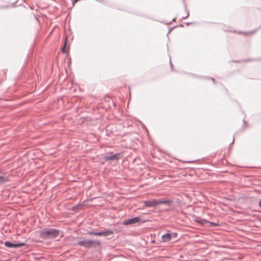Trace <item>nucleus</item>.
Returning a JSON list of instances; mask_svg holds the SVG:
<instances>
[{
  "label": "nucleus",
  "mask_w": 261,
  "mask_h": 261,
  "mask_svg": "<svg viewBox=\"0 0 261 261\" xmlns=\"http://www.w3.org/2000/svg\"><path fill=\"white\" fill-rule=\"evenodd\" d=\"M60 234V230L55 228H44L40 233V237L44 240L51 239L58 237Z\"/></svg>",
  "instance_id": "obj_1"
},
{
  "label": "nucleus",
  "mask_w": 261,
  "mask_h": 261,
  "mask_svg": "<svg viewBox=\"0 0 261 261\" xmlns=\"http://www.w3.org/2000/svg\"><path fill=\"white\" fill-rule=\"evenodd\" d=\"M77 245L80 246H83L85 248L95 247L96 246L99 245V242L97 241L92 240H83L80 241L77 243Z\"/></svg>",
  "instance_id": "obj_2"
},
{
  "label": "nucleus",
  "mask_w": 261,
  "mask_h": 261,
  "mask_svg": "<svg viewBox=\"0 0 261 261\" xmlns=\"http://www.w3.org/2000/svg\"><path fill=\"white\" fill-rule=\"evenodd\" d=\"M4 244H5V246H6L8 248H15L24 246V245H25V244L24 243H13L10 242L9 241H6L4 243Z\"/></svg>",
  "instance_id": "obj_3"
},
{
  "label": "nucleus",
  "mask_w": 261,
  "mask_h": 261,
  "mask_svg": "<svg viewBox=\"0 0 261 261\" xmlns=\"http://www.w3.org/2000/svg\"><path fill=\"white\" fill-rule=\"evenodd\" d=\"M140 218L139 217H136L133 218H130L127 220H124L123 224L125 225H128L132 224L138 223L140 221Z\"/></svg>",
  "instance_id": "obj_4"
},
{
  "label": "nucleus",
  "mask_w": 261,
  "mask_h": 261,
  "mask_svg": "<svg viewBox=\"0 0 261 261\" xmlns=\"http://www.w3.org/2000/svg\"><path fill=\"white\" fill-rule=\"evenodd\" d=\"M144 204L145 206L151 207H155L158 205V200L156 199H152V200H148L144 201Z\"/></svg>",
  "instance_id": "obj_5"
},
{
  "label": "nucleus",
  "mask_w": 261,
  "mask_h": 261,
  "mask_svg": "<svg viewBox=\"0 0 261 261\" xmlns=\"http://www.w3.org/2000/svg\"><path fill=\"white\" fill-rule=\"evenodd\" d=\"M113 234V231L112 230L110 229H106L104 231H101V232H97V236H103V237H107L110 235H112Z\"/></svg>",
  "instance_id": "obj_6"
},
{
  "label": "nucleus",
  "mask_w": 261,
  "mask_h": 261,
  "mask_svg": "<svg viewBox=\"0 0 261 261\" xmlns=\"http://www.w3.org/2000/svg\"><path fill=\"white\" fill-rule=\"evenodd\" d=\"M172 235L170 233H166L163 234L161 237V242L166 243L171 240Z\"/></svg>",
  "instance_id": "obj_7"
},
{
  "label": "nucleus",
  "mask_w": 261,
  "mask_h": 261,
  "mask_svg": "<svg viewBox=\"0 0 261 261\" xmlns=\"http://www.w3.org/2000/svg\"><path fill=\"white\" fill-rule=\"evenodd\" d=\"M120 153H116L114 155H107L105 156L104 159L105 161H110L114 160H118L119 158Z\"/></svg>",
  "instance_id": "obj_8"
},
{
  "label": "nucleus",
  "mask_w": 261,
  "mask_h": 261,
  "mask_svg": "<svg viewBox=\"0 0 261 261\" xmlns=\"http://www.w3.org/2000/svg\"><path fill=\"white\" fill-rule=\"evenodd\" d=\"M172 202V201L170 200H166V199H160L158 200V203L159 204H165L168 205H169Z\"/></svg>",
  "instance_id": "obj_9"
},
{
  "label": "nucleus",
  "mask_w": 261,
  "mask_h": 261,
  "mask_svg": "<svg viewBox=\"0 0 261 261\" xmlns=\"http://www.w3.org/2000/svg\"><path fill=\"white\" fill-rule=\"evenodd\" d=\"M205 222L207 223H209V226H219V224L217 223H215V222H210V221H207V220H205Z\"/></svg>",
  "instance_id": "obj_10"
},
{
  "label": "nucleus",
  "mask_w": 261,
  "mask_h": 261,
  "mask_svg": "<svg viewBox=\"0 0 261 261\" xmlns=\"http://www.w3.org/2000/svg\"><path fill=\"white\" fill-rule=\"evenodd\" d=\"M62 51L63 53H67V51H66V40L65 41V42H64V46L62 47Z\"/></svg>",
  "instance_id": "obj_11"
},
{
  "label": "nucleus",
  "mask_w": 261,
  "mask_h": 261,
  "mask_svg": "<svg viewBox=\"0 0 261 261\" xmlns=\"http://www.w3.org/2000/svg\"><path fill=\"white\" fill-rule=\"evenodd\" d=\"M6 179L5 177L3 176H0V183L2 184L6 181Z\"/></svg>",
  "instance_id": "obj_12"
},
{
  "label": "nucleus",
  "mask_w": 261,
  "mask_h": 261,
  "mask_svg": "<svg viewBox=\"0 0 261 261\" xmlns=\"http://www.w3.org/2000/svg\"><path fill=\"white\" fill-rule=\"evenodd\" d=\"M97 232H94L93 231H90L87 232V234H91V235L97 236Z\"/></svg>",
  "instance_id": "obj_13"
},
{
  "label": "nucleus",
  "mask_w": 261,
  "mask_h": 261,
  "mask_svg": "<svg viewBox=\"0 0 261 261\" xmlns=\"http://www.w3.org/2000/svg\"><path fill=\"white\" fill-rule=\"evenodd\" d=\"M170 234L172 235V238H175L177 237V234L176 232L171 233Z\"/></svg>",
  "instance_id": "obj_14"
},
{
  "label": "nucleus",
  "mask_w": 261,
  "mask_h": 261,
  "mask_svg": "<svg viewBox=\"0 0 261 261\" xmlns=\"http://www.w3.org/2000/svg\"><path fill=\"white\" fill-rule=\"evenodd\" d=\"M189 15V12H187V15L185 16V17H182V18L183 19H186L187 18H188V17Z\"/></svg>",
  "instance_id": "obj_15"
},
{
  "label": "nucleus",
  "mask_w": 261,
  "mask_h": 261,
  "mask_svg": "<svg viewBox=\"0 0 261 261\" xmlns=\"http://www.w3.org/2000/svg\"><path fill=\"white\" fill-rule=\"evenodd\" d=\"M212 80L213 82L215 83V80L214 78H212Z\"/></svg>",
  "instance_id": "obj_16"
},
{
  "label": "nucleus",
  "mask_w": 261,
  "mask_h": 261,
  "mask_svg": "<svg viewBox=\"0 0 261 261\" xmlns=\"http://www.w3.org/2000/svg\"><path fill=\"white\" fill-rule=\"evenodd\" d=\"M259 205L261 207V200L259 202Z\"/></svg>",
  "instance_id": "obj_17"
},
{
  "label": "nucleus",
  "mask_w": 261,
  "mask_h": 261,
  "mask_svg": "<svg viewBox=\"0 0 261 261\" xmlns=\"http://www.w3.org/2000/svg\"><path fill=\"white\" fill-rule=\"evenodd\" d=\"M233 142H234V138L233 139V140H232V143H233Z\"/></svg>",
  "instance_id": "obj_18"
},
{
  "label": "nucleus",
  "mask_w": 261,
  "mask_h": 261,
  "mask_svg": "<svg viewBox=\"0 0 261 261\" xmlns=\"http://www.w3.org/2000/svg\"><path fill=\"white\" fill-rule=\"evenodd\" d=\"M199 223H202L201 221H198Z\"/></svg>",
  "instance_id": "obj_19"
}]
</instances>
